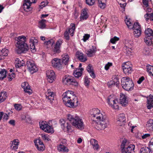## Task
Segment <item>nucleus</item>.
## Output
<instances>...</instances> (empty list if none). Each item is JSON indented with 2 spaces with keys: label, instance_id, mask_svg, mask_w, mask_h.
Returning a JSON list of instances; mask_svg holds the SVG:
<instances>
[{
  "label": "nucleus",
  "instance_id": "nucleus-13",
  "mask_svg": "<svg viewBox=\"0 0 153 153\" xmlns=\"http://www.w3.org/2000/svg\"><path fill=\"white\" fill-rule=\"evenodd\" d=\"M52 66L57 68L60 69L62 67L61 60L57 58H55L51 61Z\"/></svg>",
  "mask_w": 153,
  "mask_h": 153
},
{
  "label": "nucleus",
  "instance_id": "nucleus-2",
  "mask_svg": "<svg viewBox=\"0 0 153 153\" xmlns=\"http://www.w3.org/2000/svg\"><path fill=\"white\" fill-rule=\"evenodd\" d=\"M91 118L94 119L99 120L97 123L95 121L93 123L95 128L98 130H102L108 127L109 125V121L108 118L104 113H101L97 108H94L90 112Z\"/></svg>",
  "mask_w": 153,
  "mask_h": 153
},
{
  "label": "nucleus",
  "instance_id": "nucleus-50",
  "mask_svg": "<svg viewBox=\"0 0 153 153\" xmlns=\"http://www.w3.org/2000/svg\"><path fill=\"white\" fill-rule=\"evenodd\" d=\"M41 135L42 138L45 141H49L51 140V139L48 134H42Z\"/></svg>",
  "mask_w": 153,
  "mask_h": 153
},
{
  "label": "nucleus",
  "instance_id": "nucleus-11",
  "mask_svg": "<svg viewBox=\"0 0 153 153\" xmlns=\"http://www.w3.org/2000/svg\"><path fill=\"white\" fill-rule=\"evenodd\" d=\"M46 74L48 81L50 83L52 82L55 79V75L53 71L48 70L46 71Z\"/></svg>",
  "mask_w": 153,
  "mask_h": 153
},
{
  "label": "nucleus",
  "instance_id": "nucleus-9",
  "mask_svg": "<svg viewBox=\"0 0 153 153\" xmlns=\"http://www.w3.org/2000/svg\"><path fill=\"white\" fill-rule=\"evenodd\" d=\"M26 65L28 70L31 74H33L38 71L37 68L32 61H27Z\"/></svg>",
  "mask_w": 153,
  "mask_h": 153
},
{
  "label": "nucleus",
  "instance_id": "nucleus-62",
  "mask_svg": "<svg viewBox=\"0 0 153 153\" xmlns=\"http://www.w3.org/2000/svg\"><path fill=\"white\" fill-rule=\"evenodd\" d=\"M59 144L61 145L65 146L67 143V140L65 139H61L59 141Z\"/></svg>",
  "mask_w": 153,
  "mask_h": 153
},
{
  "label": "nucleus",
  "instance_id": "nucleus-21",
  "mask_svg": "<svg viewBox=\"0 0 153 153\" xmlns=\"http://www.w3.org/2000/svg\"><path fill=\"white\" fill-rule=\"evenodd\" d=\"M15 52L19 54V36L15 38Z\"/></svg>",
  "mask_w": 153,
  "mask_h": 153
},
{
  "label": "nucleus",
  "instance_id": "nucleus-39",
  "mask_svg": "<svg viewBox=\"0 0 153 153\" xmlns=\"http://www.w3.org/2000/svg\"><path fill=\"white\" fill-rule=\"evenodd\" d=\"M133 45L132 42L131 41H126L124 48H132Z\"/></svg>",
  "mask_w": 153,
  "mask_h": 153
},
{
  "label": "nucleus",
  "instance_id": "nucleus-57",
  "mask_svg": "<svg viewBox=\"0 0 153 153\" xmlns=\"http://www.w3.org/2000/svg\"><path fill=\"white\" fill-rule=\"evenodd\" d=\"M30 42L32 44L35 45L38 42V40L35 39L34 37H31L30 39Z\"/></svg>",
  "mask_w": 153,
  "mask_h": 153
},
{
  "label": "nucleus",
  "instance_id": "nucleus-1",
  "mask_svg": "<svg viewBox=\"0 0 153 153\" xmlns=\"http://www.w3.org/2000/svg\"><path fill=\"white\" fill-rule=\"evenodd\" d=\"M67 118L71 123L63 119L60 120L61 128L64 131L68 132L72 130V126L79 129L84 128V125L82 119L78 115L76 114H68L67 115Z\"/></svg>",
  "mask_w": 153,
  "mask_h": 153
},
{
  "label": "nucleus",
  "instance_id": "nucleus-10",
  "mask_svg": "<svg viewBox=\"0 0 153 153\" xmlns=\"http://www.w3.org/2000/svg\"><path fill=\"white\" fill-rule=\"evenodd\" d=\"M132 65L129 62H126L122 65V68L124 73L126 74L131 73L133 70Z\"/></svg>",
  "mask_w": 153,
  "mask_h": 153
},
{
  "label": "nucleus",
  "instance_id": "nucleus-19",
  "mask_svg": "<svg viewBox=\"0 0 153 153\" xmlns=\"http://www.w3.org/2000/svg\"><path fill=\"white\" fill-rule=\"evenodd\" d=\"M147 107L149 109L153 107V95H150L147 98Z\"/></svg>",
  "mask_w": 153,
  "mask_h": 153
},
{
  "label": "nucleus",
  "instance_id": "nucleus-36",
  "mask_svg": "<svg viewBox=\"0 0 153 153\" xmlns=\"http://www.w3.org/2000/svg\"><path fill=\"white\" fill-rule=\"evenodd\" d=\"M129 145L128 144L127 142V140L124 139L122 141V144L121 145V152L123 151L124 149L127 147Z\"/></svg>",
  "mask_w": 153,
  "mask_h": 153
},
{
  "label": "nucleus",
  "instance_id": "nucleus-33",
  "mask_svg": "<svg viewBox=\"0 0 153 153\" xmlns=\"http://www.w3.org/2000/svg\"><path fill=\"white\" fill-rule=\"evenodd\" d=\"M147 128L150 130H153V120L150 119L147 122Z\"/></svg>",
  "mask_w": 153,
  "mask_h": 153
},
{
  "label": "nucleus",
  "instance_id": "nucleus-32",
  "mask_svg": "<svg viewBox=\"0 0 153 153\" xmlns=\"http://www.w3.org/2000/svg\"><path fill=\"white\" fill-rule=\"evenodd\" d=\"M7 71L4 69H1L0 71V74L1 76L0 77V80H2L4 78L7 76L6 75Z\"/></svg>",
  "mask_w": 153,
  "mask_h": 153
},
{
  "label": "nucleus",
  "instance_id": "nucleus-27",
  "mask_svg": "<svg viewBox=\"0 0 153 153\" xmlns=\"http://www.w3.org/2000/svg\"><path fill=\"white\" fill-rule=\"evenodd\" d=\"M58 150L59 151L67 153L69 151L68 149L65 146H62L61 145H59L58 146Z\"/></svg>",
  "mask_w": 153,
  "mask_h": 153
},
{
  "label": "nucleus",
  "instance_id": "nucleus-54",
  "mask_svg": "<svg viewBox=\"0 0 153 153\" xmlns=\"http://www.w3.org/2000/svg\"><path fill=\"white\" fill-rule=\"evenodd\" d=\"M134 34L135 37L138 38L140 36L141 30H134Z\"/></svg>",
  "mask_w": 153,
  "mask_h": 153
},
{
  "label": "nucleus",
  "instance_id": "nucleus-64",
  "mask_svg": "<svg viewBox=\"0 0 153 153\" xmlns=\"http://www.w3.org/2000/svg\"><path fill=\"white\" fill-rule=\"evenodd\" d=\"M90 37V35L89 34H85L83 37L82 40L84 42H85Z\"/></svg>",
  "mask_w": 153,
  "mask_h": 153
},
{
  "label": "nucleus",
  "instance_id": "nucleus-5",
  "mask_svg": "<svg viewBox=\"0 0 153 153\" xmlns=\"http://www.w3.org/2000/svg\"><path fill=\"white\" fill-rule=\"evenodd\" d=\"M62 82L65 84L76 85L78 84L74 78L72 76L67 75L64 76L62 79Z\"/></svg>",
  "mask_w": 153,
  "mask_h": 153
},
{
  "label": "nucleus",
  "instance_id": "nucleus-31",
  "mask_svg": "<svg viewBox=\"0 0 153 153\" xmlns=\"http://www.w3.org/2000/svg\"><path fill=\"white\" fill-rule=\"evenodd\" d=\"M153 37L146 36L144 38V42L148 45H150L152 44Z\"/></svg>",
  "mask_w": 153,
  "mask_h": 153
},
{
  "label": "nucleus",
  "instance_id": "nucleus-34",
  "mask_svg": "<svg viewBox=\"0 0 153 153\" xmlns=\"http://www.w3.org/2000/svg\"><path fill=\"white\" fill-rule=\"evenodd\" d=\"M14 63L15 68H13V72H18V69L19 68V59L18 58L16 59Z\"/></svg>",
  "mask_w": 153,
  "mask_h": 153
},
{
  "label": "nucleus",
  "instance_id": "nucleus-46",
  "mask_svg": "<svg viewBox=\"0 0 153 153\" xmlns=\"http://www.w3.org/2000/svg\"><path fill=\"white\" fill-rule=\"evenodd\" d=\"M114 103H113L111 105H110L111 107L112 108H113L115 109H119V103L118 102V101L117 100L115 101V102H114Z\"/></svg>",
  "mask_w": 153,
  "mask_h": 153
},
{
  "label": "nucleus",
  "instance_id": "nucleus-16",
  "mask_svg": "<svg viewBox=\"0 0 153 153\" xmlns=\"http://www.w3.org/2000/svg\"><path fill=\"white\" fill-rule=\"evenodd\" d=\"M135 146L133 144H129L122 151V153H131L134 152Z\"/></svg>",
  "mask_w": 153,
  "mask_h": 153
},
{
  "label": "nucleus",
  "instance_id": "nucleus-41",
  "mask_svg": "<svg viewBox=\"0 0 153 153\" xmlns=\"http://www.w3.org/2000/svg\"><path fill=\"white\" fill-rule=\"evenodd\" d=\"M27 40L26 37L23 35L20 36V43L24 44H27L26 42Z\"/></svg>",
  "mask_w": 153,
  "mask_h": 153
},
{
  "label": "nucleus",
  "instance_id": "nucleus-56",
  "mask_svg": "<svg viewBox=\"0 0 153 153\" xmlns=\"http://www.w3.org/2000/svg\"><path fill=\"white\" fill-rule=\"evenodd\" d=\"M54 42L53 40L51 39L48 41L45 42L44 45H49L52 46L54 43Z\"/></svg>",
  "mask_w": 153,
  "mask_h": 153
},
{
  "label": "nucleus",
  "instance_id": "nucleus-49",
  "mask_svg": "<svg viewBox=\"0 0 153 153\" xmlns=\"http://www.w3.org/2000/svg\"><path fill=\"white\" fill-rule=\"evenodd\" d=\"M133 30H141L140 26L138 22L134 23V25H133L132 28Z\"/></svg>",
  "mask_w": 153,
  "mask_h": 153
},
{
  "label": "nucleus",
  "instance_id": "nucleus-53",
  "mask_svg": "<svg viewBox=\"0 0 153 153\" xmlns=\"http://www.w3.org/2000/svg\"><path fill=\"white\" fill-rule=\"evenodd\" d=\"M53 128L51 126H49L48 125L46 128L44 129V131L45 132L49 133L53 131Z\"/></svg>",
  "mask_w": 153,
  "mask_h": 153
},
{
  "label": "nucleus",
  "instance_id": "nucleus-25",
  "mask_svg": "<svg viewBox=\"0 0 153 153\" xmlns=\"http://www.w3.org/2000/svg\"><path fill=\"white\" fill-rule=\"evenodd\" d=\"M62 63L65 65L67 64L69 59L68 55L67 53H65L62 55Z\"/></svg>",
  "mask_w": 153,
  "mask_h": 153
},
{
  "label": "nucleus",
  "instance_id": "nucleus-6",
  "mask_svg": "<svg viewBox=\"0 0 153 153\" xmlns=\"http://www.w3.org/2000/svg\"><path fill=\"white\" fill-rule=\"evenodd\" d=\"M63 42V40L62 39H59L57 41L55 45L51 48V53L52 55L58 54L61 52V45Z\"/></svg>",
  "mask_w": 153,
  "mask_h": 153
},
{
  "label": "nucleus",
  "instance_id": "nucleus-3",
  "mask_svg": "<svg viewBox=\"0 0 153 153\" xmlns=\"http://www.w3.org/2000/svg\"><path fill=\"white\" fill-rule=\"evenodd\" d=\"M63 102L66 106L72 108L77 105L78 100L74 95V92L68 91L64 93L62 95Z\"/></svg>",
  "mask_w": 153,
  "mask_h": 153
},
{
  "label": "nucleus",
  "instance_id": "nucleus-48",
  "mask_svg": "<svg viewBox=\"0 0 153 153\" xmlns=\"http://www.w3.org/2000/svg\"><path fill=\"white\" fill-rule=\"evenodd\" d=\"M35 146L38 150L40 151H43L45 149V146L44 144H38L36 143Z\"/></svg>",
  "mask_w": 153,
  "mask_h": 153
},
{
  "label": "nucleus",
  "instance_id": "nucleus-23",
  "mask_svg": "<svg viewBox=\"0 0 153 153\" xmlns=\"http://www.w3.org/2000/svg\"><path fill=\"white\" fill-rule=\"evenodd\" d=\"M83 70V69L82 68L76 69V70L74 72V74L75 77L78 78L81 76Z\"/></svg>",
  "mask_w": 153,
  "mask_h": 153
},
{
  "label": "nucleus",
  "instance_id": "nucleus-26",
  "mask_svg": "<svg viewBox=\"0 0 153 153\" xmlns=\"http://www.w3.org/2000/svg\"><path fill=\"white\" fill-rule=\"evenodd\" d=\"M88 17V15L87 14L86 9H84L82 10V12L81 14L80 21H82L84 20H86Z\"/></svg>",
  "mask_w": 153,
  "mask_h": 153
},
{
  "label": "nucleus",
  "instance_id": "nucleus-61",
  "mask_svg": "<svg viewBox=\"0 0 153 153\" xmlns=\"http://www.w3.org/2000/svg\"><path fill=\"white\" fill-rule=\"evenodd\" d=\"M95 0H86V3L90 6L93 5Z\"/></svg>",
  "mask_w": 153,
  "mask_h": 153
},
{
  "label": "nucleus",
  "instance_id": "nucleus-30",
  "mask_svg": "<svg viewBox=\"0 0 153 153\" xmlns=\"http://www.w3.org/2000/svg\"><path fill=\"white\" fill-rule=\"evenodd\" d=\"M19 140L18 139L14 140L12 143V145L11 146V148L14 150H16L18 148L19 145Z\"/></svg>",
  "mask_w": 153,
  "mask_h": 153
},
{
  "label": "nucleus",
  "instance_id": "nucleus-51",
  "mask_svg": "<svg viewBox=\"0 0 153 153\" xmlns=\"http://www.w3.org/2000/svg\"><path fill=\"white\" fill-rule=\"evenodd\" d=\"M125 22L128 27L130 29H132L133 25L132 23L131 22V20L126 19L125 20Z\"/></svg>",
  "mask_w": 153,
  "mask_h": 153
},
{
  "label": "nucleus",
  "instance_id": "nucleus-55",
  "mask_svg": "<svg viewBox=\"0 0 153 153\" xmlns=\"http://www.w3.org/2000/svg\"><path fill=\"white\" fill-rule=\"evenodd\" d=\"M25 62L26 60L25 59L22 60L21 61H20V68L21 67H23L24 69L23 71L24 72H25L26 71L25 67L26 64L25 63Z\"/></svg>",
  "mask_w": 153,
  "mask_h": 153
},
{
  "label": "nucleus",
  "instance_id": "nucleus-35",
  "mask_svg": "<svg viewBox=\"0 0 153 153\" xmlns=\"http://www.w3.org/2000/svg\"><path fill=\"white\" fill-rule=\"evenodd\" d=\"M46 22V20L42 19V20L39 21V27L42 29L45 28L46 26V25H45Z\"/></svg>",
  "mask_w": 153,
  "mask_h": 153
},
{
  "label": "nucleus",
  "instance_id": "nucleus-15",
  "mask_svg": "<svg viewBox=\"0 0 153 153\" xmlns=\"http://www.w3.org/2000/svg\"><path fill=\"white\" fill-rule=\"evenodd\" d=\"M126 117L123 113L120 114L118 116L117 119V124L121 126L126 123Z\"/></svg>",
  "mask_w": 153,
  "mask_h": 153
},
{
  "label": "nucleus",
  "instance_id": "nucleus-40",
  "mask_svg": "<svg viewBox=\"0 0 153 153\" xmlns=\"http://www.w3.org/2000/svg\"><path fill=\"white\" fill-rule=\"evenodd\" d=\"M8 51L6 48L3 49L0 52V56H6L8 55Z\"/></svg>",
  "mask_w": 153,
  "mask_h": 153
},
{
  "label": "nucleus",
  "instance_id": "nucleus-29",
  "mask_svg": "<svg viewBox=\"0 0 153 153\" xmlns=\"http://www.w3.org/2000/svg\"><path fill=\"white\" fill-rule=\"evenodd\" d=\"M75 29V25L74 23L71 24L68 31L69 33H70V35L71 36H73L74 35Z\"/></svg>",
  "mask_w": 153,
  "mask_h": 153
},
{
  "label": "nucleus",
  "instance_id": "nucleus-38",
  "mask_svg": "<svg viewBox=\"0 0 153 153\" xmlns=\"http://www.w3.org/2000/svg\"><path fill=\"white\" fill-rule=\"evenodd\" d=\"M146 36L153 37V31L150 28H148L145 31Z\"/></svg>",
  "mask_w": 153,
  "mask_h": 153
},
{
  "label": "nucleus",
  "instance_id": "nucleus-7",
  "mask_svg": "<svg viewBox=\"0 0 153 153\" xmlns=\"http://www.w3.org/2000/svg\"><path fill=\"white\" fill-rule=\"evenodd\" d=\"M37 0H24V3L22 6V8L24 10L27 12L29 11L32 9L31 7V5L33 3H35Z\"/></svg>",
  "mask_w": 153,
  "mask_h": 153
},
{
  "label": "nucleus",
  "instance_id": "nucleus-8",
  "mask_svg": "<svg viewBox=\"0 0 153 153\" xmlns=\"http://www.w3.org/2000/svg\"><path fill=\"white\" fill-rule=\"evenodd\" d=\"M149 148L146 147L141 148L140 153H152L153 152V138L151 139L149 143Z\"/></svg>",
  "mask_w": 153,
  "mask_h": 153
},
{
  "label": "nucleus",
  "instance_id": "nucleus-18",
  "mask_svg": "<svg viewBox=\"0 0 153 153\" xmlns=\"http://www.w3.org/2000/svg\"><path fill=\"white\" fill-rule=\"evenodd\" d=\"M97 51V48L95 46H92L91 48L87 50L86 53L88 56L91 57Z\"/></svg>",
  "mask_w": 153,
  "mask_h": 153
},
{
  "label": "nucleus",
  "instance_id": "nucleus-58",
  "mask_svg": "<svg viewBox=\"0 0 153 153\" xmlns=\"http://www.w3.org/2000/svg\"><path fill=\"white\" fill-rule=\"evenodd\" d=\"M90 79L87 76H86L85 78L84 83L85 85L86 86L89 85L90 82Z\"/></svg>",
  "mask_w": 153,
  "mask_h": 153
},
{
  "label": "nucleus",
  "instance_id": "nucleus-37",
  "mask_svg": "<svg viewBox=\"0 0 153 153\" xmlns=\"http://www.w3.org/2000/svg\"><path fill=\"white\" fill-rule=\"evenodd\" d=\"M144 17L147 22L149 21V20L153 21V13H147L144 15Z\"/></svg>",
  "mask_w": 153,
  "mask_h": 153
},
{
  "label": "nucleus",
  "instance_id": "nucleus-42",
  "mask_svg": "<svg viewBox=\"0 0 153 153\" xmlns=\"http://www.w3.org/2000/svg\"><path fill=\"white\" fill-rule=\"evenodd\" d=\"M113 97V96L110 95L108 98L107 102L110 105H111L113 103H114V102H115V101L117 100L115 99Z\"/></svg>",
  "mask_w": 153,
  "mask_h": 153
},
{
  "label": "nucleus",
  "instance_id": "nucleus-20",
  "mask_svg": "<svg viewBox=\"0 0 153 153\" xmlns=\"http://www.w3.org/2000/svg\"><path fill=\"white\" fill-rule=\"evenodd\" d=\"M46 98L50 102H52L54 100V94L53 92H51L50 90H48L46 94Z\"/></svg>",
  "mask_w": 153,
  "mask_h": 153
},
{
  "label": "nucleus",
  "instance_id": "nucleus-22",
  "mask_svg": "<svg viewBox=\"0 0 153 153\" xmlns=\"http://www.w3.org/2000/svg\"><path fill=\"white\" fill-rule=\"evenodd\" d=\"M76 56L81 62H84L87 60L86 58L84 57L83 53L79 51L76 52Z\"/></svg>",
  "mask_w": 153,
  "mask_h": 153
},
{
  "label": "nucleus",
  "instance_id": "nucleus-14",
  "mask_svg": "<svg viewBox=\"0 0 153 153\" xmlns=\"http://www.w3.org/2000/svg\"><path fill=\"white\" fill-rule=\"evenodd\" d=\"M120 104L123 106L126 107L128 104V100L127 97L123 93L120 94Z\"/></svg>",
  "mask_w": 153,
  "mask_h": 153
},
{
  "label": "nucleus",
  "instance_id": "nucleus-43",
  "mask_svg": "<svg viewBox=\"0 0 153 153\" xmlns=\"http://www.w3.org/2000/svg\"><path fill=\"white\" fill-rule=\"evenodd\" d=\"M48 125L47 123L45 121H43L41 123H40L39 124L40 128L43 131L45 128H46Z\"/></svg>",
  "mask_w": 153,
  "mask_h": 153
},
{
  "label": "nucleus",
  "instance_id": "nucleus-47",
  "mask_svg": "<svg viewBox=\"0 0 153 153\" xmlns=\"http://www.w3.org/2000/svg\"><path fill=\"white\" fill-rule=\"evenodd\" d=\"M123 50L124 52L126 53L128 56H129L132 52V48H123Z\"/></svg>",
  "mask_w": 153,
  "mask_h": 153
},
{
  "label": "nucleus",
  "instance_id": "nucleus-59",
  "mask_svg": "<svg viewBox=\"0 0 153 153\" xmlns=\"http://www.w3.org/2000/svg\"><path fill=\"white\" fill-rule=\"evenodd\" d=\"M149 49L148 47H146L144 49L143 53L145 55H149Z\"/></svg>",
  "mask_w": 153,
  "mask_h": 153
},
{
  "label": "nucleus",
  "instance_id": "nucleus-24",
  "mask_svg": "<svg viewBox=\"0 0 153 153\" xmlns=\"http://www.w3.org/2000/svg\"><path fill=\"white\" fill-rule=\"evenodd\" d=\"M90 143L94 150H97L99 148L98 142L95 139H91L90 140Z\"/></svg>",
  "mask_w": 153,
  "mask_h": 153
},
{
  "label": "nucleus",
  "instance_id": "nucleus-12",
  "mask_svg": "<svg viewBox=\"0 0 153 153\" xmlns=\"http://www.w3.org/2000/svg\"><path fill=\"white\" fill-rule=\"evenodd\" d=\"M21 87L23 89L25 92L29 95L31 94L32 93V90L30 88V86L28 83L26 82H25L21 84Z\"/></svg>",
  "mask_w": 153,
  "mask_h": 153
},
{
  "label": "nucleus",
  "instance_id": "nucleus-44",
  "mask_svg": "<svg viewBox=\"0 0 153 153\" xmlns=\"http://www.w3.org/2000/svg\"><path fill=\"white\" fill-rule=\"evenodd\" d=\"M6 93L5 92H2L1 93L0 96V102H2L4 101L7 98Z\"/></svg>",
  "mask_w": 153,
  "mask_h": 153
},
{
  "label": "nucleus",
  "instance_id": "nucleus-4",
  "mask_svg": "<svg viewBox=\"0 0 153 153\" xmlns=\"http://www.w3.org/2000/svg\"><path fill=\"white\" fill-rule=\"evenodd\" d=\"M121 85L125 90L131 91L134 89V84L132 80L128 77H124L121 79Z\"/></svg>",
  "mask_w": 153,
  "mask_h": 153
},
{
  "label": "nucleus",
  "instance_id": "nucleus-60",
  "mask_svg": "<svg viewBox=\"0 0 153 153\" xmlns=\"http://www.w3.org/2000/svg\"><path fill=\"white\" fill-rule=\"evenodd\" d=\"M24 117L25 118H26L25 121L28 123H31V119L29 116L27 115V116L24 115Z\"/></svg>",
  "mask_w": 153,
  "mask_h": 153
},
{
  "label": "nucleus",
  "instance_id": "nucleus-28",
  "mask_svg": "<svg viewBox=\"0 0 153 153\" xmlns=\"http://www.w3.org/2000/svg\"><path fill=\"white\" fill-rule=\"evenodd\" d=\"M99 7L102 9H104L106 6V0H98Z\"/></svg>",
  "mask_w": 153,
  "mask_h": 153
},
{
  "label": "nucleus",
  "instance_id": "nucleus-45",
  "mask_svg": "<svg viewBox=\"0 0 153 153\" xmlns=\"http://www.w3.org/2000/svg\"><path fill=\"white\" fill-rule=\"evenodd\" d=\"M147 71L149 75L152 74L153 72V66L150 65H147L146 67Z\"/></svg>",
  "mask_w": 153,
  "mask_h": 153
},
{
  "label": "nucleus",
  "instance_id": "nucleus-17",
  "mask_svg": "<svg viewBox=\"0 0 153 153\" xmlns=\"http://www.w3.org/2000/svg\"><path fill=\"white\" fill-rule=\"evenodd\" d=\"M29 50V46L27 44H24L20 43V54L26 53Z\"/></svg>",
  "mask_w": 153,
  "mask_h": 153
},
{
  "label": "nucleus",
  "instance_id": "nucleus-63",
  "mask_svg": "<svg viewBox=\"0 0 153 153\" xmlns=\"http://www.w3.org/2000/svg\"><path fill=\"white\" fill-rule=\"evenodd\" d=\"M119 40V38L115 36L113 38H112L110 40V42L113 43L115 44L116 41Z\"/></svg>",
  "mask_w": 153,
  "mask_h": 153
},
{
  "label": "nucleus",
  "instance_id": "nucleus-52",
  "mask_svg": "<svg viewBox=\"0 0 153 153\" xmlns=\"http://www.w3.org/2000/svg\"><path fill=\"white\" fill-rule=\"evenodd\" d=\"M119 79L118 77H116L114 78V80H113V81H112V83L111 85H116L117 87L119 85Z\"/></svg>",
  "mask_w": 153,
  "mask_h": 153
}]
</instances>
